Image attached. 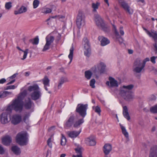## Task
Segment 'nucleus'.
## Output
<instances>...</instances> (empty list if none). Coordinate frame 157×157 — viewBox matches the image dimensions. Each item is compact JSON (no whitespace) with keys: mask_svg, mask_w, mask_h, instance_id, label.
<instances>
[{"mask_svg":"<svg viewBox=\"0 0 157 157\" xmlns=\"http://www.w3.org/2000/svg\"><path fill=\"white\" fill-rule=\"evenodd\" d=\"M150 37H151L154 41H157V31L152 29L150 32V34H148Z\"/></svg>","mask_w":157,"mask_h":157,"instance_id":"24","label":"nucleus"},{"mask_svg":"<svg viewBox=\"0 0 157 157\" xmlns=\"http://www.w3.org/2000/svg\"><path fill=\"white\" fill-rule=\"evenodd\" d=\"M17 86H15L14 85L9 86H6V88L5 89L6 90H8L9 89H14Z\"/></svg>","mask_w":157,"mask_h":157,"instance_id":"51","label":"nucleus"},{"mask_svg":"<svg viewBox=\"0 0 157 157\" xmlns=\"http://www.w3.org/2000/svg\"><path fill=\"white\" fill-rule=\"evenodd\" d=\"M112 149V146L111 144H105L103 147V150L105 154L107 155L109 153Z\"/></svg>","mask_w":157,"mask_h":157,"instance_id":"15","label":"nucleus"},{"mask_svg":"<svg viewBox=\"0 0 157 157\" xmlns=\"http://www.w3.org/2000/svg\"><path fill=\"white\" fill-rule=\"evenodd\" d=\"M88 108L87 104H79L78 105L75 110L82 118H84L86 115V110Z\"/></svg>","mask_w":157,"mask_h":157,"instance_id":"4","label":"nucleus"},{"mask_svg":"<svg viewBox=\"0 0 157 157\" xmlns=\"http://www.w3.org/2000/svg\"><path fill=\"white\" fill-rule=\"evenodd\" d=\"M149 157H157V145L153 146L151 148Z\"/></svg>","mask_w":157,"mask_h":157,"instance_id":"19","label":"nucleus"},{"mask_svg":"<svg viewBox=\"0 0 157 157\" xmlns=\"http://www.w3.org/2000/svg\"><path fill=\"white\" fill-rule=\"evenodd\" d=\"M142 64V63H141L140 60L139 59H137L134 62L133 67H140L141 66Z\"/></svg>","mask_w":157,"mask_h":157,"instance_id":"35","label":"nucleus"},{"mask_svg":"<svg viewBox=\"0 0 157 157\" xmlns=\"http://www.w3.org/2000/svg\"><path fill=\"white\" fill-rule=\"evenodd\" d=\"M6 82V79L5 78H2L0 79V84H3Z\"/></svg>","mask_w":157,"mask_h":157,"instance_id":"62","label":"nucleus"},{"mask_svg":"<svg viewBox=\"0 0 157 157\" xmlns=\"http://www.w3.org/2000/svg\"><path fill=\"white\" fill-rule=\"evenodd\" d=\"M81 131V129H80L78 131H68L67 133L69 137L71 138H74L77 137Z\"/></svg>","mask_w":157,"mask_h":157,"instance_id":"18","label":"nucleus"},{"mask_svg":"<svg viewBox=\"0 0 157 157\" xmlns=\"http://www.w3.org/2000/svg\"><path fill=\"white\" fill-rule=\"evenodd\" d=\"M84 16L82 13L79 12L77 17L76 25L78 27L80 28L81 25L84 22Z\"/></svg>","mask_w":157,"mask_h":157,"instance_id":"11","label":"nucleus"},{"mask_svg":"<svg viewBox=\"0 0 157 157\" xmlns=\"http://www.w3.org/2000/svg\"><path fill=\"white\" fill-rule=\"evenodd\" d=\"M27 8L26 7L23 6H22L18 10L15 11L14 13L15 15L20 14L25 12L27 11Z\"/></svg>","mask_w":157,"mask_h":157,"instance_id":"27","label":"nucleus"},{"mask_svg":"<svg viewBox=\"0 0 157 157\" xmlns=\"http://www.w3.org/2000/svg\"><path fill=\"white\" fill-rule=\"evenodd\" d=\"M133 84L124 85L120 88L119 94L122 99L127 101H130L134 98L133 93L131 90L134 87Z\"/></svg>","mask_w":157,"mask_h":157,"instance_id":"1","label":"nucleus"},{"mask_svg":"<svg viewBox=\"0 0 157 157\" xmlns=\"http://www.w3.org/2000/svg\"><path fill=\"white\" fill-rule=\"evenodd\" d=\"M149 60H150V59H149V58H146L143 61V63H142V64L145 67L146 63L147 61H149Z\"/></svg>","mask_w":157,"mask_h":157,"instance_id":"58","label":"nucleus"},{"mask_svg":"<svg viewBox=\"0 0 157 157\" xmlns=\"http://www.w3.org/2000/svg\"><path fill=\"white\" fill-rule=\"evenodd\" d=\"M119 3L125 11L130 14H132L133 13V10L131 9L128 4L124 1H120Z\"/></svg>","mask_w":157,"mask_h":157,"instance_id":"9","label":"nucleus"},{"mask_svg":"<svg viewBox=\"0 0 157 157\" xmlns=\"http://www.w3.org/2000/svg\"><path fill=\"white\" fill-rule=\"evenodd\" d=\"M87 144L90 146H94L96 144V142L94 139L91 137L88 138L86 140Z\"/></svg>","mask_w":157,"mask_h":157,"instance_id":"30","label":"nucleus"},{"mask_svg":"<svg viewBox=\"0 0 157 157\" xmlns=\"http://www.w3.org/2000/svg\"><path fill=\"white\" fill-rule=\"evenodd\" d=\"M16 141L21 146L26 145L27 144L28 139L26 132L18 133L16 137Z\"/></svg>","mask_w":157,"mask_h":157,"instance_id":"3","label":"nucleus"},{"mask_svg":"<svg viewBox=\"0 0 157 157\" xmlns=\"http://www.w3.org/2000/svg\"><path fill=\"white\" fill-rule=\"evenodd\" d=\"M84 121L83 118L79 119L78 121L74 122L73 127L75 128H78L83 123Z\"/></svg>","mask_w":157,"mask_h":157,"instance_id":"25","label":"nucleus"},{"mask_svg":"<svg viewBox=\"0 0 157 157\" xmlns=\"http://www.w3.org/2000/svg\"><path fill=\"white\" fill-rule=\"evenodd\" d=\"M6 97L5 91L0 92V98H4Z\"/></svg>","mask_w":157,"mask_h":157,"instance_id":"53","label":"nucleus"},{"mask_svg":"<svg viewBox=\"0 0 157 157\" xmlns=\"http://www.w3.org/2000/svg\"><path fill=\"white\" fill-rule=\"evenodd\" d=\"M120 126L122 130V133L124 134L125 137L126 138L128 137V132H127L125 128L121 124H120Z\"/></svg>","mask_w":157,"mask_h":157,"instance_id":"33","label":"nucleus"},{"mask_svg":"<svg viewBox=\"0 0 157 157\" xmlns=\"http://www.w3.org/2000/svg\"><path fill=\"white\" fill-rule=\"evenodd\" d=\"M68 81L67 78L65 77H62L60 79L59 84L58 86V89H60L62 86V85L64 82Z\"/></svg>","mask_w":157,"mask_h":157,"instance_id":"28","label":"nucleus"},{"mask_svg":"<svg viewBox=\"0 0 157 157\" xmlns=\"http://www.w3.org/2000/svg\"><path fill=\"white\" fill-rule=\"evenodd\" d=\"M106 66L105 64L102 62L100 63L97 66V67H94L92 68V70L94 72L97 74L100 72V73H102L105 71Z\"/></svg>","mask_w":157,"mask_h":157,"instance_id":"6","label":"nucleus"},{"mask_svg":"<svg viewBox=\"0 0 157 157\" xmlns=\"http://www.w3.org/2000/svg\"><path fill=\"white\" fill-rule=\"evenodd\" d=\"M62 139L61 141L60 144L62 146H64L66 143L67 142V139L64 136V135L62 134Z\"/></svg>","mask_w":157,"mask_h":157,"instance_id":"39","label":"nucleus"},{"mask_svg":"<svg viewBox=\"0 0 157 157\" xmlns=\"http://www.w3.org/2000/svg\"><path fill=\"white\" fill-rule=\"evenodd\" d=\"M18 75V74L17 73H16V74H13V75H12V76H11L10 78V79H13L14 78H15L17 75Z\"/></svg>","mask_w":157,"mask_h":157,"instance_id":"63","label":"nucleus"},{"mask_svg":"<svg viewBox=\"0 0 157 157\" xmlns=\"http://www.w3.org/2000/svg\"><path fill=\"white\" fill-rule=\"evenodd\" d=\"M21 120V117L20 115L15 114L10 117V121L13 124L16 125L19 124Z\"/></svg>","mask_w":157,"mask_h":157,"instance_id":"8","label":"nucleus"},{"mask_svg":"<svg viewBox=\"0 0 157 157\" xmlns=\"http://www.w3.org/2000/svg\"><path fill=\"white\" fill-rule=\"evenodd\" d=\"M85 77L87 79H89L91 78L92 73L90 71H86L85 72Z\"/></svg>","mask_w":157,"mask_h":157,"instance_id":"37","label":"nucleus"},{"mask_svg":"<svg viewBox=\"0 0 157 157\" xmlns=\"http://www.w3.org/2000/svg\"><path fill=\"white\" fill-rule=\"evenodd\" d=\"M12 7V3L11 2H8L6 3L5 8L6 10H10Z\"/></svg>","mask_w":157,"mask_h":157,"instance_id":"44","label":"nucleus"},{"mask_svg":"<svg viewBox=\"0 0 157 157\" xmlns=\"http://www.w3.org/2000/svg\"><path fill=\"white\" fill-rule=\"evenodd\" d=\"M32 105V101L30 98H28L27 100L25 101L24 106L25 108L26 109H30Z\"/></svg>","mask_w":157,"mask_h":157,"instance_id":"22","label":"nucleus"},{"mask_svg":"<svg viewBox=\"0 0 157 157\" xmlns=\"http://www.w3.org/2000/svg\"><path fill=\"white\" fill-rule=\"evenodd\" d=\"M28 51L29 49H26L25 51H22V52L24 53V54L23 58L21 59L24 60L26 59L28 53Z\"/></svg>","mask_w":157,"mask_h":157,"instance_id":"45","label":"nucleus"},{"mask_svg":"<svg viewBox=\"0 0 157 157\" xmlns=\"http://www.w3.org/2000/svg\"><path fill=\"white\" fill-rule=\"evenodd\" d=\"M51 12L52 10L51 9L49 8H48L45 11V13H51Z\"/></svg>","mask_w":157,"mask_h":157,"instance_id":"64","label":"nucleus"},{"mask_svg":"<svg viewBox=\"0 0 157 157\" xmlns=\"http://www.w3.org/2000/svg\"><path fill=\"white\" fill-rule=\"evenodd\" d=\"M144 67L143 65L142 64L140 67H133V71L134 75L137 76V74L140 73L142 71L144 70Z\"/></svg>","mask_w":157,"mask_h":157,"instance_id":"17","label":"nucleus"},{"mask_svg":"<svg viewBox=\"0 0 157 157\" xmlns=\"http://www.w3.org/2000/svg\"><path fill=\"white\" fill-rule=\"evenodd\" d=\"M156 97L154 94H152L149 98V101H155L156 99Z\"/></svg>","mask_w":157,"mask_h":157,"instance_id":"48","label":"nucleus"},{"mask_svg":"<svg viewBox=\"0 0 157 157\" xmlns=\"http://www.w3.org/2000/svg\"><path fill=\"white\" fill-rule=\"evenodd\" d=\"M60 38H61V36L59 35L58 36H57L56 39V43H58V42L60 40Z\"/></svg>","mask_w":157,"mask_h":157,"instance_id":"60","label":"nucleus"},{"mask_svg":"<svg viewBox=\"0 0 157 157\" xmlns=\"http://www.w3.org/2000/svg\"><path fill=\"white\" fill-rule=\"evenodd\" d=\"M153 46L154 47V50L155 52H157V41H155V43L153 44Z\"/></svg>","mask_w":157,"mask_h":157,"instance_id":"57","label":"nucleus"},{"mask_svg":"<svg viewBox=\"0 0 157 157\" xmlns=\"http://www.w3.org/2000/svg\"><path fill=\"white\" fill-rule=\"evenodd\" d=\"M102 29L105 32H108L109 31V28L105 23L100 26Z\"/></svg>","mask_w":157,"mask_h":157,"instance_id":"41","label":"nucleus"},{"mask_svg":"<svg viewBox=\"0 0 157 157\" xmlns=\"http://www.w3.org/2000/svg\"><path fill=\"white\" fill-rule=\"evenodd\" d=\"M26 94V92L24 90L18 96L17 98L12 101V105L13 110L17 112L21 113L23 109V100Z\"/></svg>","mask_w":157,"mask_h":157,"instance_id":"2","label":"nucleus"},{"mask_svg":"<svg viewBox=\"0 0 157 157\" xmlns=\"http://www.w3.org/2000/svg\"><path fill=\"white\" fill-rule=\"evenodd\" d=\"M30 115L29 114H25L23 118V121L24 122H26V121L28 119Z\"/></svg>","mask_w":157,"mask_h":157,"instance_id":"56","label":"nucleus"},{"mask_svg":"<svg viewBox=\"0 0 157 157\" xmlns=\"http://www.w3.org/2000/svg\"><path fill=\"white\" fill-rule=\"evenodd\" d=\"M42 81L44 86H47L48 87L50 86V80L47 76H45Z\"/></svg>","mask_w":157,"mask_h":157,"instance_id":"31","label":"nucleus"},{"mask_svg":"<svg viewBox=\"0 0 157 157\" xmlns=\"http://www.w3.org/2000/svg\"><path fill=\"white\" fill-rule=\"evenodd\" d=\"M11 150L13 153L16 155H19L21 153L20 148L17 146H14L12 147Z\"/></svg>","mask_w":157,"mask_h":157,"instance_id":"23","label":"nucleus"},{"mask_svg":"<svg viewBox=\"0 0 157 157\" xmlns=\"http://www.w3.org/2000/svg\"><path fill=\"white\" fill-rule=\"evenodd\" d=\"M109 80L110 81V86L117 87L118 86L117 82L114 78L111 77H109Z\"/></svg>","mask_w":157,"mask_h":157,"instance_id":"26","label":"nucleus"},{"mask_svg":"<svg viewBox=\"0 0 157 157\" xmlns=\"http://www.w3.org/2000/svg\"><path fill=\"white\" fill-rule=\"evenodd\" d=\"M30 96L32 99L33 100H36L40 98L41 96V93L39 90L33 91L30 94Z\"/></svg>","mask_w":157,"mask_h":157,"instance_id":"13","label":"nucleus"},{"mask_svg":"<svg viewBox=\"0 0 157 157\" xmlns=\"http://www.w3.org/2000/svg\"><path fill=\"white\" fill-rule=\"evenodd\" d=\"M9 115L7 113L3 112L0 115V121L2 124H4L10 121V119L8 118Z\"/></svg>","mask_w":157,"mask_h":157,"instance_id":"10","label":"nucleus"},{"mask_svg":"<svg viewBox=\"0 0 157 157\" xmlns=\"http://www.w3.org/2000/svg\"><path fill=\"white\" fill-rule=\"evenodd\" d=\"M94 20L97 25L100 27L104 23V21L98 14L94 15Z\"/></svg>","mask_w":157,"mask_h":157,"instance_id":"14","label":"nucleus"},{"mask_svg":"<svg viewBox=\"0 0 157 157\" xmlns=\"http://www.w3.org/2000/svg\"><path fill=\"white\" fill-rule=\"evenodd\" d=\"M6 96H7L8 95L12 94L13 95V94L12 92H10L8 91H5Z\"/></svg>","mask_w":157,"mask_h":157,"instance_id":"61","label":"nucleus"},{"mask_svg":"<svg viewBox=\"0 0 157 157\" xmlns=\"http://www.w3.org/2000/svg\"><path fill=\"white\" fill-rule=\"evenodd\" d=\"M75 119V117L74 115L71 116L64 124V127L66 128H70L72 125H73Z\"/></svg>","mask_w":157,"mask_h":157,"instance_id":"12","label":"nucleus"},{"mask_svg":"<svg viewBox=\"0 0 157 157\" xmlns=\"http://www.w3.org/2000/svg\"><path fill=\"white\" fill-rule=\"evenodd\" d=\"M82 44L84 48V55L89 57L91 55V48L89 41L86 38H84L83 39Z\"/></svg>","mask_w":157,"mask_h":157,"instance_id":"5","label":"nucleus"},{"mask_svg":"<svg viewBox=\"0 0 157 157\" xmlns=\"http://www.w3.org/2000/svg\"><path fill=\"white\" fill-rule=\"evenodd\" d=\"M30 42H31L33 44L37 45L39 43V39L38 36L36 37L33 40L30 39L29 40Z\"/></svg>","mask_w":157,"mask_h":157,"instance_id":"36","label":"nucleus"},{"mask_svg":"<svg viewBox=\"0 0 157 157\" xmlns=\"http://www.w3.org/2000/svg\"><path fill=\"white\" fill-rule=\"evenodd\" d=\"M119 32L121 36H123L124 34V32L123 30V27L122 26H121L120 27Z\"/></svg>","mask_w":157,"mask_h":157,"instance_id":"54","label":"nucleus"},{"mask_svg":"<svg viewBox=\"0 0 157 157\" xmlns=\"http://www.w3.org/2000/svg\"><path fill=\"white\" fill-rule=\"evenodd\" d=\"M46 43L42 50L43 52L45 51L50 48V46L54 40V37L52 36L48 35L45 38Z\"/></svg>","mask_w":157,"mask_h":157,"instance_id":"7","label":"nucleus"},{"mask_svg":"<svg viewBox=\"0 0 157 157\" xmlns=\"http://www.w3.org/2000/svg\"><path fill=\"white\" fill-rule=\"evenodd\" d=\"M95 82V80L94 79H92L90 81V86L92 88H94L95 87L94 84Z\"/></svg>","mask_w":157,"mask_h":157,"instance_id":"50","label":"nucleus"},{"mask_svg":"<svg viewBox=\"0 0 157 157\" xmlns=\"http://www.w3.org/2000/svg\"><path fill=\"white\" fill-rule=\"evenodd\" d=\"M12 141L11 137L8 136H6L3 138L2 140V143L6 146L9 145Z\"/></svg>","mask_w":157,"mask_h":157,"instance_id":"21","label":"nucleus"},{"mask_svg":"<svg viewBox=\"0 0 157 157\" xmlns=\"http://www.w3.org/2000/svg\"><path fill=\"white\" fill-rule=\"evenodd\" d=\"M40 4V1L38 0H34L33 2V8H36Z\"/></svg>","mask_w":157,"mask_h":157,"instance_id":"42","label":"nucleus"},{"mask_svg":"<svg viewBox=\"0 0 157 157\" xmlns=\"http://www.w3.org/2000/svg\"><path fill=\"white\" fill-rule=\"evenodd\" d=\"M74 50V48L73 46H72L70 50V54L68 55V58L70 60V63L71 61L73 59V52Z\"/></svg>","mask_w":157,"mask_h":157,"instance_id":"32","label":"nucleus"},{"mask_svg":"<svg viewBox=\"0 0 157 157\" xmlns=\"http://www.w3.org/2000/svg\"><path fill=\"white\" fill-rule=\"evenodd\" d=\"M12 109H13V107L12 105V103L10 105L8 106L6 110L7 111L10 113L12 112Z\"/></svg>","mask_w":157,"mask_h":157,"instance_id":"49","label":"nucleus"},{"mask_svg":"<svg viewBox=\"0 0 157 157\" xmlns=\"http://www.w3.org/2000/svg\"><path fill=\"white\" fill-rule=\"evenodd\" d=\"M98 39L101 41V44L102 46H105L110 43L109 40L107 38L102 36H99Z\"/></svg>","mask_w":157,"mask_h":157,"instance_id":"16","label":"nucleus"},{"mask_svg":"<svg viewBox=\"0 0 157 157\" xmlns=\"http://www.w3.org/2000/svg\"><path fill=\"white\" fill-rule=\"evenodd\" d=\"M99 5V3L97 2L96 3H93L92 4V7L93 8V11L94 12H96L98 8Z\"/></svg>","mask_w":157,"mask_h":157,"instance_id":"40","label":"nucleus"},{"mask_svg":"<svg viewBox=\"0 0 157 157\" xmlns=\"http://www.w3.org/2000/svg\"><path fill=\"white\" fill-rule=\"evenodd\" d=\"M5 150L3 147L0 145V154L3 155L5 153Z\"/></svg>","mask_w":157,"mask_h":157,"instance_id":"55","label":"nucleus"},{"mask_svg":"<svg viewBox=\"0 0 157 157\" xmlns=\"http://www.w3.org/2000/svg\"><path fill=\"white\" fill-rule=\"evenodd\" d=\"M28 90L29 92L32 91H35L39 90V88L38 85L35 84L33 86H30L28 87Z\"/></svg>","mask_w":157,"mask_h":157,"instance_id":"29","label":"nucleus"},{"mask_svg":"<svg viewBox=\"0 0 157 157\" xmlns=\"http://www.w3.org/2000/svg\"><path fill=\"white\" fill-rule=\"evenodd\" d=\"M75 151L76 153L78 154V155H82V152L81 151V149L80 148L77 147L75 149Z\"/></svg>","mask_w":157,"mask_h":157,"instance_id":"52","label":"nucleus"},{"mask_svg":"<svg viewBox=\"0 0 157 157\" xmlns=\"http://www.w3.org/2000/svg\"><path fill=\"white\" fill-rule=\"evenodd\" d=\"M112 25L113 26V29L114 32V33L116 36H119V34L117 30L116 26L114 25L113 24H112Z\"/></svg>","mask_w":157,"mask_h":157,"instance_id":"43","label":"nucleus"},{"mask_svg":"<svg viewBox=\"0 0 157 157\" xmlns=\"http://www.w3.org/2000/svg\"><path fill=\"white\" fill-rule=\"evenodd\" d=\"M150 111L153 113H157V104L150 108Z\"/></svg>","mask_w":157,"mask_h":157,"instance_id":"38","label":"nucleus"},{"mask_svg":"<svg viewBox=\"0 0 157 157\" xmlns=\"http://www.w3.org/2000/svg\"><path fill=\"white\" fill-rule=\"evenodd\" d=\"M28 51L29 49H26L25 51H22V52L24 53V54L23 58L21 59L24 60L26 59L28 53Z\"/></svg>","mask_w":157,"mask_h":157,"instance_id":"46","label":"nucleus"},{"mask_svg":"<svg viewBox=\"0 0 157 157\" xmlns=\"http://www.w3.org/2000/svg\"><path fill=\"white\" fill-rule=\"evenodd\" d=\"M156 58V57L155 56H152L151 58V61L154 64L155 63V60Z\"/></svg>","mask_w":157,"mask_h":157,"instance_id":"59","label":"nucleus"},{"mask_svg":"<svg viewBox=\"0 0 157 157\" xmlns=\"http://www.w3.org/2000/svg\"><path fill=\"white\" fill-rule=\"evenodd\" d=\"M92 109L94 110V111L97 113L99 115H101V110L100 108L98 106L96 107L93 106L92 107Z\"/></svg>","mask_w":157,"mask_h":157,"instance_id":"34","label":"nucleus"},{"mask_svg":"<svg viewBox=\"0 0 157 157\" xmlns=\"http://www.w3.org/2000/svg\"><path fill=\"white\" fill-rule=\"evenodd\" d=\"M123 114L124 117L128 120L129 121L130 120V117L128 112V108L126 106L123 107Z\"/></svg>","mask_w":157,"mask_h":157,"instance_id":"20","label":"nucleus"},{"mask_svg":"<svg viewBox=\"0 0 157 157\" xmlns=\"http://www.w3.org/2000/svg\"><path fill=\"white\" fill-rule=\"evenodd\" d=\"M52 137L51 136L48 138L47 141V144L48 146L50 148L52 147Z\"/></svg>","mask_w":157,"mask_h":157,"instance_id":"47","label":"nucleus"}]
</instances>
